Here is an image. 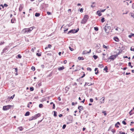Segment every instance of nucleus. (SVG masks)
<instances>
[{"mask_svg":"<svg viewBox=\"0 0 134 134\" xmlns=\"http://www.w3.org/2000/svg\"><path fill=\"white\" fill-rule=\"evenodd\" d=\"M34 90V88L33 87H31L30 88V90L31 91H33Z\"/></svg>","mask_w":134,"mask_h":134,"instance_id":"obj_31","label":"nucleus"},{"mask_svg":"<svg viewBox=\"0 0 134 134\" xmlns=\"http://www.w3.org/2000/svg\"><path fill=\"white\" fill-rule=\"evenodd\" d=\"M36 55L38 56H41V54L38 53H37Z\"/></svg>","mask_w":134,"mask_h":134,"instance_id":"obj_51","label":"nucleus"},{"mask_svg":"<svg viewBox=\"0 0 134 134\" xmlns=\"http://www.w3.org/2000/svg\"><path fill=\"white\" fill-rule=\"evenodd\" d=\"M91 7L93 8L94 7H95V6L94 5H93V4H92L91 5Z\"/></svg>","mask_w":134,"mask_h":134,"instance_id":"obj_61","label":"nucleus"},{"mask_svg":"<svg viewBox=\"0 0 134 134\" xmlns=\"http://www.w3.org/2000/svg\"><path fill=\"white\" fill-rule=\"evenodd\" d=\"M118 125L116 124V123L115 124V126L116 127H117V128H118L119 127V126H118Z\"/></svg>","mask_w":134,"mask_h":134,"instance_id":"obj_53","label":"nucleus"},{"mask_svg":"<svg viewBox=\"0 0 134 134\" xmlns=\"http://www.w3.org/2000/svg\"><path fill=\"white\" fill-rule=\"evenodd\" d=\"M40 15V14L39 13H36L35 15V16L36 17L39 16Z\"/></svg>","mask_w":134,"mask_h":134,"instance_id":"obj_25","label":"nucleus"},{"mask_svg":"<svg viewBox=\"0 0 134 134\" xmlns=\"http://www.w3.org/2000/svg\"><path fill=\"white\" fill-rule=\"evenodd\" d=\"M12 106L10 105H8L6 106H4L3 107V110H7L10 109Z\"/></svg>","mask_w":134,"mask_h":134,"instance_id":"obj_6","label":"nucleus"},{"mask_svg":"<svg viewBox=\"0 0 134 134\" xmlns=\"http://www.w3.org/2000/svg\"><path fill=\"white\" fill-rule=\"evenodd\" d=\"M102 113H103L104 114V115L105 116L107 115V114L106 113V111H103Z\"/></svg>","mask_w":134,"mask_h":134,"instance_id":"obj_43","label":"nucleus"},{"mask_svg":"<svg viewBox=\"0 0 134 134\" xmlns=\"http://www.w3.org/2000/svg\"><path fill=\"white\" fill-rule=\"evenodd\" d=\"M133 113V112H132V110H131L129 113V114L130 115H132Z\"/></svg>","mask_w":134,"mask_h":134,"instance_id":"obj_35","label":"nucleus"},{"mask_svg":"<svg viewBox=\"0 0 134 134\" xmlns=\"http://www.w3.org/2000/svg\"><path fill=\"white\" fill-rule=\"evenodd\" d=\"M105 98L104 97H103L100 99V100H101L100 102L102 103H103L104 102V100Z\"/></svg>","mask_w":134,"mask_h":134,"instance_id":"obj_14","label":"nucleus"},{"mask_svg":"<svg viewBox=\"0 0 134 134\" xmlns=\"http://www.w3.org/2000/svg\"><path fill=\"white\" fill-rule=\"evenodd\" d=\"M67 61L66 60H65L64 61V64H65L66 63Z\"/></svg>","mask_w":134,"mask_h":134,"instance_id":"obj_64","label":"nucleus"},{"mask_svg":"<svg viewBox=\"0 0 134 134\" xmlns=\"http://www.w3.org/2000/svg\"><path fill=\"white\" fill-rule=\"evenodd\" d=\"M90 101L91 102H93V99L92 98H90Z\"/></svg>","mask_w":134,"mask_h":134,"instance_id":"obj_45","label":"nucleus"},{"mask_svg":"<svg viewBox=\"0 0 134 134\" xmlns=\"http://www.w3.org/2000/svg\"><path fill=\"white\" fill-rule=\"evenodd\" d=\"M91 49L88 52L86 50L84 51L82 53V54L83 55H84V54H86L87 53H90L91 52Z\"/></svg>","mask_w":134,"mask_h":134,"instance_id":"obj_7","label":"nucleus"},{"mask_svg":"<svg viewBox=\"0 0 134 134\" xmlns=\"http://www.w3.org/2000/svg\"><path fill=\"white\" fill-rule=\"evenodd\" d=\"M43 106V105L42 104H40L39 105V107L40 108H42Z\"/></svg>","mask_w":134,"mask_h":134,"instance_id":"obj_33","label":"nucleus"},{"mask_svg":"<svg viewBox=\"0 0 134 134\" xmlns=\"http://www.w3.org/2000/svg\"><path fill=\"white\" fill-rule=\"evenodd\" d=\"M122 123L124 125H125L126 124V122L125 121H122Z\"/></svg>","mask_w":134,"mask_h":134,"instance_id":"obj_46","label":"nucleus"},{"mask_svg":"<svg viewBox=\"0 0 134 134\" xmlns=\"http://www.w3.org/2000/svg\"><path fill=\"white\" fill-rule=\"evenodd\" d=\"M131 16L134 18V13H131Z\"/></svg>","mask_w":134,"mask_h":134,"instance_id":"obj_29","label":"nucleus"},{"mask_svg":"<svg viewBox=\"0 0 134 134\" xmlns=\"http://www.w3.org/2000/svg\"><path fill=\"white\" fill-rule=\"evenodd\" d=\"M38 85L39 86H40L41 85V83H39L38 84Z\"/></svg>","mask_w":134,"mask_h":134,"instance_id":"obj_62","label":"nucleus"},{"mask_svg":"<svg viewBox=\"0 0 134 134\" xmlns=\"http://www.w3.org/2000/svg\"><path fill=\"white\" fill-rule=\"evenodd\" d=\"M78 59L79 60H83L84 59V58L83 57H78Z\"/></svg>","mask_w":134,"mask_h":134,"instance_id":"obj_19","label":"nucleus"},{"mask_svg":"<svg viewBox=\"0 0 134 134\" xmlns=\"http://www.w3.org/2000/svg\"><path fill=\"white\" fill-rule=\"evenodd\" d=\"M55 108V104L54 103L53 104V109H54Z\"/></svg>","mask_w":134,"mask_h":134,"instance_id":"obj_55","label":"nucleus"},{"mask_svg":"<svg viewBox=\"0 0 134 134\" xmlns=\"http://www.w3.org/2000/svg\"><path fill=\"white\" fill-rule=\"evenodd\" d=\"M68 119L69 120V121H72V117L70 116L69 115L68 117Z\"/></svg>","mask_w":134,"mask_h":134,"instance_id":"obj_13","label":"nucleus"},{"mask_svg":"<svg viewBox=\"0 0 134 134\" xmlns=\"http://www.w3.org/2000/svg\"><path fill=\"white\" fill-rule=\"evenodd\" d=\"M78 109H79L80 110H82L83 109V108L82 106H80L78 107Z\"/></svg>","mask_w":134,"mask_h":134,"instance_id":"obj_11","label":"nucleus"},{"mask_svg":"<svg viewBox=\"0 0 134 134\" xmlns=\"http://www.w3.org/2000/svg\"><path fill=\"white\" fill-rule=\"evenodd\" d=\"M118 55H111L109 57H108L107 59H106L105 57H103V59L105 60L106 62H109L111 61V60L109 61V59L113 60H114L118 56Z\"/></svg>","mask_w":134,"mask_h":134,"instance_id":"obj_1","label":"nucleus"},{"mask_svg":"<svg viewBox=\"0 0 134 134\" xmlns=\"http://www.w3.org/2000/svg\"><path fill=\"white\" fill-rule=\"evenodd\" d=\"M51 46H52L51 44H49L48 45V46L46 47L45 49H48V48H50Z\"/></svg>","mask_w":134,"mask_h":134,"instance_id":"obj_23","label":"nucleus"},{"mask_svg":"<svg viewBox=\"0 0 134 134\" xmlns=\"http://www.w3.org/2000/svg\"><path fill=\"white\" fill-rule=\"evenodd\" d=\"M119 133H120L121 134H125V132H121V131H120L119 132Z\"/></svg>","mask_w":134,"mask_h":134,"instance_id":"obj_56","label":"nucleus"},{"mask_svg":"<svg viewBox=\"0 0 134 134\" xmlns=\"http://www.w3.org/2000/svg\"><path fill=\"white\" fill-rule=\"evenodd\" d=\"M8 6V5H7V4L5 3L4 4V7H7Z\"/></svg>","mask_w":134,"mask_h":134,"instance_id":"obj_57","label":"nucleus"},{"mask_svg":"<svg viewBox=\"0 0 134 134\" xmlns=\"http://www.w3.org/2000/svg\"><path fill=\"white\" fill-rule=\"evenodd\" d=\"M40 115H41L40 113H38L36 114L35 115H34V116L30 117L29 118V120L30 121L32 120L35 119H36L38 117L40 116Z\"/></svg>","mask_w":134,"mask_h":134,"instance_id":"obj_5","label":"nucleus"},{"mask_svg":"<svg viewBox=\"0 0 134 134\" xmlns=\"http://www.w3.org/2000/svg\"><path fill=\"white\" fill-rule=\"evenodd\" d=\"M101 21L102 23L104 22L105 21V19L104 18H102L101 19Z\"/></svg>","mask_w":134,"mask_h":134,"instance_id":"obj_32","label":"nucleus"},{"mask_svg":"<svg viewBox=\"0 0 134 134\" xmlns=\"http://www.w3.org/2000/svg\"><path fill=\"white\" fill-rule=\"evenodd\" d=\"M7 51V48H5L3 50L1 53V54H2L3 53H6Z\"/></svg>","mask_w":134,"mask_h":134,"instance_id":"obj_10","label":"nucleus"},{"mask_svg":"<svg viewBox=\"0 0 134 134\" xmlns=\"http://www.w3.org/2000/svg\"><path fill=\"white\" fill-rule=\"evenodd\" d=\"M130 50L131 51H133L134 52V48H132V47H131Z\"/></svg>","mask_w":134,"mask_h":134,"instance_id":"obj_49","label":"nucleus"},{"mask_svg":"<svg viewBox=\"0 0 134 134\" xmlns=\"http://www.w3.org/2000/svg\"><path fill=\"white\" fill-rule=\"evenodd\" d=\"M66 125H65V124H64V125H63V127H62V128H63V129H65V127H66Z\"/></svg>","mask_w":134,"mask_h":134,"instance_id":"obj_38","label":"nucleus"},{"mask_svg":"<svg viewBox=\"0 0 134 134\" xmlns=\"http://www.w3.org/2000/svg\"><path fill=\"white\" fill-rule=\"evenodd\" d=\"M97 70V72H95V74H98V68H95L94 69L95 71H96Z\"/></svg>","mask_w":134,"mask_h":134,"instance_id":"obj_20","label":"nucleus"},{"mask_svg":"<svg viewBox=\"0 0 134 134\" xmlns=\"http://www.w3.org/2000/svg\"><path fill=\"white\" fill-rule=\"evenodd\" d=\"M23 7V4H20V5L19 10L20 11H21Z\"/></svg>","mask_w":134,"mask_h":134,"instance_id":"obj_8","label":"nucleus"},{"mask_svg":"<svg viewBox=\"0 0 134 134\" xmlns=\"http://www.w3.org/2000/svg\"><path fill=\"white\" fill-rule=\"evenodd\" d=\"M97 13L99 16H100L102 15L100 12L98 10L97 12Z\"/></svg>","mask_w":134,"mask_h":134,"instance_id":"obj_15","label":"nucleus"},{"mask_svg":"<svg viewBox=\"0 0 134 134\" xmlns=\"http://www.w3.org/2000/svg\"><path fill=\"white\" fill-rule=\"evenodd\" d=\"M34 27H31L28 29H25L22 30V32L24 33H25L27 32H30L33 29Z\"/></svg>","mask_w":134,"mask_h":134,"instance_id":"obj_2","label":"nucleus"},{"mask_svg":"<svg viewBox=\"0 0 134 134\" xmlns=\"http://www.w3.org/2000/svg\"><path fill=\"white\" fill-rule=\"evenodd\" d=\"M69 49L71 51H73L74 49L73 48H71V47L70 46H69Z\"/></svg>","mask_w":134,"mask_h":134,"instance_id":"obj_34","label":"nucleus"},{"mask_svg":"<svg viewBox=\"0 0 134 134\" xmlns=\"http://www.w3.org/2000/svg\"><path fill=\"white\" fill-rule=\"evenodd\" d=\"M111 131L113 133H114L115 132V130L114 129H112L111 130Z\"/></svg>","mask_w":134,"mask_h":134,"instance_id":"obj_36","label":"nucleus"},{"mask_svg":"<svg viewBox=\"0 0 134 134\" xmlns=\"http://www.w3.org/2000/svg\"><path fill=\"white\" fill-rule=\"evenodd\" d=\"M4 42L3 41H1V42L0 43V45H1L2 44H3Z\"/></svg>","mask_w":134,"mask_h":134,"instance_id":"obj_44","label":"nucleus"},{"mask_svg":"<svg viewBox=\"0 0 134 134\" xmlns=\"http://www.w3.org/2000/svg\"><path fill=\"white\" fill-rule=\"evenodd\" d=\"M64 68V67L63 66H62V67H60L58 68V70L59 71H61Z\"/></svg>","mask_w":134,"mask_h":134,"instance_id":"obj_12","label":"nucleus"},{"mask_svg":"<svg viewBox=\"0 0 134 134\" xmlns=\"http://www.w3.org/2000/svg\"><path fill=\"white\" fill-rule=\"evenodd\" d=\"M108 70V68L107 66H106L105 68L104 69V70H105L106 72H107L108 71L107 70Z\"/></svg>","mask_w":134,"mask_h":134,"instance_id":"obj_22","label":"nucleus"},{"mask_svg":"<svg viewBox=\"0 0 134 134\" xmlns=\"http://www.w3.org/2000/svg\"><path fill=\"white\" fill-rule=\"evenodd\" d=\"M18 58L20 59L22 57L21 55L20 54H19L18 55Z\"/></svg>","mask_w":134,"mask_h":134,"instance_id":"obj_39","label":"nucleus"},{"mask_svg":"<svg viewBox=\"0 0 134 134\" xmlns=\"http://www.w3.org/2000/svg\"><path fill=\"white\" fill-rule=\"evenodd\" d=\"M47 14L48 15H51V13L49 12H47Z\"/></svg>","mask_w":134,"mask_h":134,"instance_id":"obj_52","label":"nucleus"},{"mask_svg":"<svg viewBox=\"0 0 134 134\" xmlns=\"http://www.w3.org/2000/svg\"><path fill=\"white\" fill-rule=\"evenodd\" d=\"M130 130L132 131H134V129L133 128H131L130 129Z\"/></svg>","mask_w":134,"mask_h":134,"instance_id":"obj_60","label":"nucleus"},{"mask_svg":"<svg viewBox=\"0 0 134 134\" xmlns=\"http://www.w3.org/2000/svg\"><path fill=\"white\" fill-rule=\"evenodd\" d=\"M32 104V103L31 102H30L28 104L27 107L28 108H29L30 107H32V105H31Z\"/></svg>","mask_w":134,"mask_h":134,"instance_id":"obj_18","label":"nucleus"},{"mask_svg":"<svg viewBox=\"0 0 134 134\" xmlns=\"http://www.w3.org/2000/svg\"><path fill=\"white\" fill-rule=\"evenodd\" d=\"M54 116H57V112L55 111H54Z\"/></svg>","mask_w":134,"mask_h":134,"instance_id":"obj_27","label":"nucleus"},{"mask_svg":"<svg viewBox=\"0 0 134 134\" xmlns=\"http://www.w3.org/2000/svg\"><path fill=\"white\" fill-rule=\"evenodd\" d=\"M98 67L100 68H102L104 67V66L103 64H99L98 65Z\"/></svg>","mask_w":134,"mask_h":134,"instance_id":"obj_26","label":"nucleus"},{"mask_svg":"<svg viewBox=\"0 0 134 134\" xmlns=\"http://www.w3.org/2000/svg\"><path fill=\"white\" fill-rule=\"evenodd\" d=\"M79 28L77 29L76 30H75V31H74L75 33L79 31Z\"/></svg>","mask_w":134,"mask_h":134,"instance_id":"obj_48","label":"nucleus"},{"mask_svg":"<svg viewBox=\"0 0 134 134\" xmlns=\"http://www.w3.org/2000/svg\"><path fill=\"white\" fill-rule=\"evenodd\" d=\"M87 70L91 71L92 69L91 68L88 67L87 68Z\"/></svg>","mask_w":134,"mask_h":134,"instance_id":"obj_37","label":"nucleus"},{"mask_svg":"<svg viewBox=\"0 0 134 134\" xmlns=\"http://www.w3.org/2000/svg\"><path fill=\"white\" fill-rule=\"evenodd\" d=\"M105 9H103V10H101V12H103L105 11Z\"/></svg>","mask_w":134,"mask_h":134,"instance_id":"obj_58","label":"nucleus"},{"mask_svg":"<svg viewBox=\"0 0 134 134\" xmlns=\"http://www.w3.org/2000/svg\"><path fill=\"white\" fill-rule=\"evenodd\" d=\"M114 39L116 42H119V38L117 37H115L114 38Z\"/></svg>","mask_w":134,"mask_h":134,"instance_id":"obj_16","label":"nucleus"},{"mask_svg":"<svg viewBox=\"0 0 134 134\" xmlns=\"http://www.w3.org/2000/svg\"><path fill=\"white\" fill-rule=\"evenodd\" d=\"M31 69L33 71H34L35 70V67L34 66H32L31 67Z\"/></svg>","mask_w":134,"mask_h":134,"instance_id":"obj_41","label":"nucleus"},{"mask_svg":"<svg viewBox=\"0 0 134 134\" xmlns=\"http://www.w3.org/2000/svg\"><path fill=\"white\" fill-rule=\"evenodd\" d=\"M132 8L134 9V3H133L132 6Z\"/></svg>","mask_w":134,"mask_h":134,"instance_id":"obj_63","label":"nucleus"},{"mask_svg":"<svg viewBox=\"0 0 134 134\" xmlns=\"http://www.w3.org/2000/svg\"><path fill=\"white\" fill-rule=\"evenodd\" d=\"M103 47L104 48H107V47L106 46L104 45H103Z\"/></svg>","mask_w":134,"mask_h":134,"instance_id":"obj_59","label":"nucleus"},{"mask_svg":"<svg viewBox=\"0 0 134 134\" xmlns=\"http://www.w3.org/2000/svg\"><path fill=\"white\" fill-rule=\"evenodd\" d=\"M88 18L89 17L88 15H85L84 18L81 22V23L83 24H85L87 21Z\"/></svg>","mask_w":134,"mask_h":134,"instance_id":"obj_3","label":"nucleus"},{"mask_svg":"<svg viewBox=\"0 0 134 134\" xmlns=\"http://www.w3.org/2000/svg\"><path fill=\"white\" fill-rule=\"evenodd\" d=\"M85 74H84L82 76H81V77H80L79 78V79H80L81 78H82L83 77L85 76Z\"/></svg>","mask_w":134,"mask_h":134,"instance_id":"obj_50","label":"nucleus"},{"mask_svg":"<svg viewBox=\"0 0 134 134\" xmlns=\"http://www.w3.org/2000/svg\"><path fill=\"white\" fill-rule=\"evenodd\" d=\"M18 129L20 131H22L23 130V128L21 127H18Z\"/></svg>","mask_w":134,"mask_h":134,"instance_id":"obj_42","label":"nucleus"},{"mask_svg":"<svg viewBox=\"0 0 134 134\" xmlns=\"http://www.w3.org/2000/svg\"><path fill=\"white\" fill-rule=\"evenodd\" d=\"M41 66V68H43L44 67V66L43 65H42Z\"/></svg>","mask_w":134,"mask_h":134,"instance_id":"obj_54","label":"nucleus"},{"mask_svg":"<svg viewBox=\"0 0 134 134\" xmlns=\"http://www.w3.org/2000/svg\"><path fill=\"white\" fill-rule=\"evenodd\" d=\"M128 36L130 38H131L132 36H134V34H131L130 35H129Z\"/></svg>","mask_w":134,"mask_h":134,"instance_id":"obj_21","label":"nucleus"},{"mask_svg":"<svg viewBox=\"0 0 134 134\" xmlns=\"http://www.w3.org/2000/svg\"><path fill=\"white\" fill-rule=\"evenodd\" d=\"M74 31H75V29L71 30L68 32L67 34H69L70 33H75V32Z\"/></svg>","mask_w":134,"mask_h":134,"instance_id":"obj_9","label":"nucleus"},{"mask_svg":"<svg viewBox=\"0 0 134 134\" xmlns=\"http://www.w3.org/2000/svg\"><path fill=\"white\" fill-rule=\"evenodd\" d=\"M30 113L29 111H27L25 113V116H29L30 115Z\"/></svg>","mask_w":134,"mask_h":134,"instance_id":"obj_17","label":"nucleus"},{"mask_svg":"<svg viewBox=\"0 0 134 134\" xmlns=\"http://www.w3.org/2000/svg\"><path fill=\"white\" fill-rule=\"evenodd\" d=\"M83 8H81V9H80V12L81 13L82 12H83Z\"/></svg>","mask_w":134,"mask_h":134,"instance_id":"obj_47","label":"nucleus"},{"mask_svg":"<svg viewBox=\"0 0 134 134\" xmlns=\"http://www.w3.org/2000/svg\"><path fill=\"white\" fill-rule=\"evenodd\" d=\"M14 96H15V94H14L13 96H11L10 97H9V99H13V98L14 97Z\"/></svg>","mask_w":134,"mask_h":134,"instance_id":"obj_40","label":"nucleus"},{"mask_svg":"<svg viewBox=\"0 0 134 134\" xmlns=\"http://www.w3.org/2000/svg\"><path fill=\"white\" fill-rule=\"evenodd\" d=\"M94 30L96 31H98V27H94Z\"/></svg>","mask_w":134,"mask_h":134,"instance_id":"obj_30","label":"nucleus"},{"mask_svg":"<svg viewBox=\"0 0 134 134\" xmlns=\"http://www.w3.org/2000/svg\"><path fill=\"white\" fill-rule=\"evenodd\" d=\"M110 27L108 26L107 24H106L104 28V29L105 30V32L106 33H109V32L110 31Z\"/></svg>","mask_w":134,"mask_h":134,"instance_id":"obj_4","label":"nucleus"},{"mask_svg":"<svg viewBox=\"0 0 134 134\" xmlns=\"http://www.w3.org/2000/svg\"><path fill=\"white\" fill-rule=\"evenodd\" d=\"M93 57L94 58V59H96L97 58L98 56L97 55H94L93 56Z\"/></svg>","mask_w":134,"mask_h":134,"instance_id":"obj_28","label":"nucleus"},{"mask_svg":"<svg viewBox=\"0 0 134 134\" xmlns=\"http://www.w3.org/2000/svg\"><path fill=\"white\" fill-rule=\"evenodd\" d=\"M15 19L14 18L12 19L11 20V22L12 23H14L15 21Z\"/></svg>","mask_w":134,"mask_h":134,"instance_id":"obj_24","label":"nucleus"}]
</instances>
